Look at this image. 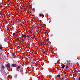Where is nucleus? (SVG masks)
<instances>
[{
    "label": "nucleus",
    "mask_w": 80,
    "mask_h": 80,
    "mask_svg": "<svg viewBox=\"0 0 80 80\" xmlns=\"http://www.w3.org/2000/svg\"><path fill=\"white\" fill-rule=\"evenodd\" d=\"M21 67L20 66H17L16 68V70L17 71V72H20V69Z\"/></svg>",
    "instance_id": "f257e3e1"
},
{
    "label": "nucleus",
    "mask_w": 80,
    "mask_h": 80,
    "mask_svg": "<svg viewBox=\"0 0 80 80\" xmlns=\"http://www.w3.org/2000/svg\"><path fill=\"white\" fill-rule=\"evenodd\" d=\"M6 67H7L8 70H9L10 68V65L8 64L6 65Z\"/></svg>",
    "instance_id": "f03ea898"
},
{
    "label": "nucleus",
    "mask_w": 80,
    "mask_h": 80,
    "mask_svg": "<svg viewBox=\"0 0 80 80\" xmlns=\"http://www.w3.org/2000/svg\"><path fill=\"white\" fill-rule=\"evenodd\" d=\"M11 67H17V64H12L11 65Z\"/></svg>",
    "instance_id": "7ed1b4c3"
},
{
    "label": "nucleus",
    "mask_w": 80,
    "mask_h": 80,
    "mask_svg": "<svg viewBox=\"0 0 80 80\" xmlns=\"http://www.w3.org/2000/svg\"><path fill=\"white\" fill-rule=\"evenodd\" d=\"M16 52H13L12 53V55H13V56H15V53H16Z\"/></svg>",
    "instance_id": "20e7f679"
},
{
    "label": "nucleus",
    "mask_w": 80,
    "mask_h": 80,
    "mask_svg": "<svg viewBox=\"0 0 80 80\" xmlns=\"http://www.w3.org/2000/svg\"><path fill=\"white\" fill-rule=\"evenodd\" d=\"M22 36L23 37H26L27 36L24 34H22Z\"/></svg>",
    "instance_id": "39448f33"
},
{
    "label": "nucleus",
    "mask_w": 80,
    "mask_h": 80,
    "mask_svg": "<svg viewBox=\"0 0 80 80\" xmlns=\"http://www.w3.org/2000/svg\"><path fill=\"white\" fill-rule=\"evenodd\" d=\"M65 65H63L62 66V68H65Z\"/></svg>",
    "instance_id": "423d86ee"
},
{
    "label": "nucleus",
    "mask_w": 80,
    "mask_h": 80,
    "mask_svg": "<svg viewBox=\"0 0 80 80\" xmlns=\"http://www.w3.org/2000/svg\"><path fill=\"white\" fill-rule=\"evenodd\" d=\"M69 67V66H68V65H67L66 66V68H68Z\"/></svg>",
    "instance_id": "0eeeda50"
},
{
    "label": "nucleus",
    "mask_w": 80,
    "mask_h": 80,
    "mask_svg": "<svg viewBox=\"0 0 80 80\" xmlns=\"http://www.w3.org/2000/svg\"><path fill=\"white\" fill-rule=\"evenodd\" d=\"M43 14H39V16H40V17H42V16H43Z\"/></svg>",
    "instance_id": "6e6552de"
},
{
    "label": "nucleus",
    "mask_w": 80,
    "mask_h": 80,
    "mask_svg": "<svg viewBox=\"0 0 80 80\" xmlns=\"http://www.w3.org/2000/svg\"><path fill=\"white\" fill-rule=\"evenodd\" d=\"M3 48V47H2V46H1L0 47V50H2V48Z\"/></svg>",
    "instance_id": "1a4fd4ad"
},
{
    "label": "nucleus",
    "mask_w": 80,
    "mask_h": 80,
    "mask_svg": "<svg viewBox=\"0 0 80 80\" xmlns=\"http://www.w3.org/2000/svg\"><path fill=\"white\" fill-rule=\"evenodd\" d=\"M58 78H60V75L59 74L58 75Z\"/></svg>",
    "instance_id": "9d476101"
},
{
    "label": "nucleus",
    "mask_w": 80,
    "mask_h": 80,
    "mask_svg": "<svg viewBox=\"0 0 80 80\" xmlns=\"http://www.w3.org/2000/svg\"><path fill=\"white\" fill-rule=\"evenodd\" d=\"M2 68H3V69H4L5 68V67H4V66H2Z\"/></svg>",
    "instance_id": "9b49d317"
},
{
    "label": "nucleus",
    "mask_w": 80,
    "mask_h": 80,
    "mask_svg": "<svg viewBox=\"0 0 80 80\" xmlns=\"http://www.w3.org/2000/svg\"><path fill=\"white\" fill-rule=\"evenodd\" d=\"M21 36H22V34H20L19 35V37H21Z\"/></svg>",
    "instance_id": "f8f14e48"
},
{
    "label": "nucleus",
    "mask_w": 80,
    "mask_h": 80,
    "mask_svg": "<svg viewBox=\"0 0 80 80\" xmlns=\"http://www.w3.org/2000/svg\"><path fill=\"white\" fill-rule=\"evenodd\" d=\"M47 33V32L46 31H45L44 32V34L45 35V34Z\"/></svg>",
    "instance_id": "ddd939ff"
},
{
    "label": "nucleus",
    "mask_w": 80,
    "mask_h": 80,
    "mask_svg": "<svg viewBox=\"0 0 80 80\" xmlns=\"http://www.w3.org/2000/svg\"><path fill=\"white\" fill-rule=\"evenodd\" d=\"M28 36H27L26 37V40H27V41L28 40H28V38H27Z\"/></svg>",
    "instance_id": "4468645a"
},
{
    "label": "nucleus",
    "mask_w": 80,
    "mask_h": 80,
    "mask_svg": "<svg viewBox=\"0 0 80 80\" xmlns=\"http://www.w3.org/2000/svg\"><path fill=\"white\" fill-rule=\"evenodd\" d=\"M30 10H32V8H30Z\"/></svg>",
    "instance_id": "2eb2a0df"
},
{
    "label": "nucleus",
    "mask_w": 80,
    "mask_h": 80,
    "mask_svg": "<svg viewBox=\"0 0 80 80\" xmlns=\"http://www.w3.org/2000/svg\"><path fill=\"white\" fill-rule=\"evenodd\" d=\"M42 51H44V49H42Z\"/></svg>",
    "instance_id": "dca6fc26"
},
{
    "label": "nucleus",
    "mask_w": 80,
    "mask_h": 80,
    "mask_svg": "<svg viewBox=\"0 0 80 80\" xmlns=\"http://www.w3.org/2000/svg\"><path fill=\"white\" fill-rule=\"evenodd\" d=\"M63 78H65V76H63Z\"/></svg>",
    "instance_id": "f3484780"
},
{
    "label": "nucleus",
    "mask_w": 80,
    "mask_h": 80,
    "mask_svg": "<svg viewBox=\"0 0 80 80\" xmlns=\"http://www.w3.org/2000/svg\"><path fill=\"white\" fill-rule=\"evenodd\" d=\"M1 46H2V45H1V44L0 43V47Z\"/></svg>",
    "instance_id": "a211bd4d"
},
{
    "label": "nucleus",
    "mask_w": 80,
    "mask_h": 80,
    "mask_svg": "<svg viewBox=\"0 0 80 80\" xmlns=\"http://www.w3.org/2000/svg\"><path fill=\"white\" fill-rule=\"evenodd\" d=\"M79 80H80V76L79 77Z\"/></svg>",
    "instance_id": "6ab92c4d"
},
{
    "label": "nucleus",
    "mask_w": 80,
    "mask_h": 80,
    "mask_svg": "<svg viewBox=\"0 0 80 80\" xmlns=\"http://www.w3.org/2000/svg\"><path fill=\"white\" fill-rule=\"evenodd\" d=\"M42 16H43V17H44V15H43Z\"/></svg>",
    "instance_id": "aec40b11"
},
{
    "label": "nucleus",
    "mask_w": 80,
    "mask_h": 80,
    "mask_svg": "<svg viewBox=\"0 0 80 80\" xmlns=\"http://www.w3.org/2000/svg\"><path fill=\"white\" fill-rule=\"evenodd\" d=\"M42 49H43V47L42 48Z\"/></svg>",
    "instance_id": "412c9836"
}]
</instances>
